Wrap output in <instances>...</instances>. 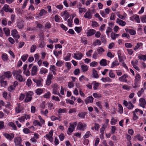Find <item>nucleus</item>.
Returning <instances> with one entry per match:
<instances>
[{
	"label": "nucleus",
	"instance_id": "393cba45",
	"mask_svg": "<svg viewBox=\"0 0 146 146\" xmlns=\"http://www.w3.org/2000/svg\"><path fill=\"white\" fill-rule=\"evenodd\" d=\"M140 78V76L139 74H136L135 77V82L139 83Z\"/></svg>",
	"mask_w": 146,
	"mask_h": 146
},
{
	"label": "nucleus",
	"instance_id": "de8ad7c7",
	"mask_svg": "<svg viewBox=\"0 0 146 146\" xmlns=\"http://www.w3.org/2000/svg\"><path fill=\"white\" fill-rule=\"evenodd\" d=\"M97 51L98 53L100 54L102 52H104V50L102 48L100 47L97 49Z\"/></svg>",
	"mask_w": 146,
	"mask_h": 146
},
{
	"label": "nucleus",
	"instance_id": "6e6d98bb",
	"mask_svg": "<svg viewBox=\"0 0 146 146\" xmlns=\"http://www.w3.org/2000/svg\"><path fill=\"white\" fill-rule=\"evenodd\" d=\"M80 70L79 69L77 68L74 71V73L75 75H78L80 72Z\"/></svg>",
	"mask_w": 146,
	"mask_h": 146
},
{
	"label": "nucleus",
	"instance_id": "e2e57ef3",
	"mask_svg": "<svg viewBox=\"0 0 146 146\" xmlns=\"http://www.w3.org/2000/svg\"><path fill=\"white\" fill-rule=\"evenodd\" d=\"M46 45V43L43 41H41L40 44L39 45V46L41 48H42L43 47Z\"/></svg>",
	"mask_w": 146,
	"mask_h": 146
},
{
	"label": "nucleus",
	"instance_id": "5701e85b",
	"mask_svg": "<svg viewBox=\"0 0 146 146\" xmlns=\"http://www.w3.org/2000/svg\"><path fill=\"white\" fill-rule=\"evenodd\" d=\"M3 31L6 36H8L10 35V30L9 28H5L3 29Z\"/></svg>",
	"mask_w": 146,
	"mask_h": 146
},
{
	"label": "nucleus",
	"instance_id": "0eeeda50",
	"mask_svg": "<svg viewBox=\"0 0 146 146\" xmlns=\"http://www.w3.org/2000/svg\"><path fill=\"white\" fill-rule=\"evenodd\" d=\"M53 78V75L49 74L47 76V79L46 82V84L48 86L51 83V80Z\"/></svg>",
	"mask_w": 146,
	"mask_h": 146
},
{
	"label": "nucleus",
	"instance_id": "2eb2a0df",
	"mask_svg": "<svg viewBox=\"0 0 146 146\" xmlns=\"http://www.w3.org/2000/svg\"><path fill=\"white\" fill-rule=\"evenodd\" d=\"M128 77V76L125 74H124L121 77L119 78V80L121 82H127V80L126 79L127 77Z\"/></svg>",
	"mask_w": 146,
	"mask_h": 146
},
{
	"label": "nucleus",
	"instance_id": "c9c22d12",
	"mask_svg": "<svg viewBox=\"0 0 146 146\" xmlns=\"http://www.w3.org/2000/svg\"><path fill=\"white\" fill-rule=\"evenodd\" d=\"M101 80L103 82H111V79L109 77H106V78H102Z\"/></svg>",
	"mask_w": 146,
	"mask_h": 146
},
{
	"label": "nucleus",
	"instance_id": "c756f323",
	"mask_svg": "<svg viewBox=\"0 0 146 146\" xmlns=\"http://www.w3.org/2000/svg\"><path fill=\"white\" fill-rule=\"evenodd\" d=\"M87 113L85 112L79 113L78 114V117L80 118H84Z\"/></svg>",
	"mask_w": 146,
	"mask_h": 146
},
{
	"label": "nucleus",
	"instance_id": "412c9836",
	"mask_svg": "<svg viewBox=\"0 0 146 146\" xmlns=\"http://www.w3.org/2000/svg\"><path fill=\"white\" fill-rule=\"evenodd\" d=\"M107 60L105 59H102L100 62V65L102 66H105L107 65Z\"/></svg>",
	"mask_w": 146,
	"mask_h": 146
},
{
	"label": "nucleus",
	"instance_id": "603ef678",
	"mask_svg": "<svg viewBox=\"0 0 146 146\" xmlns=\"http://www.w3.org/2000/svg\"><path fill=\"white\" fill-rule=\"evenodd\" d=\"M63 63V62L61 61H57V62L56 63V65L58 67H60L62 65Z\"/></svg>",
	"mask_w": 146,
	"mask_h": 146
},
{
	"label": "nucleus",
	"instance_id": "bf43d9fd",
	"mask_svg": "<svg viewBox=\"0 0 146 146\" xmlns=\"http://www.w3.org/2000/svg\"><path fill=\"white\" fill-rule=\"evenodd\" d=\"M4 127V122L3 121H0V130L3 129Z\"/></svg>",
	"mask_w": 146,
	"mask_h": 146
},
{
	"label": "nucleus",
	"instance_id": "69168bd1",
	"mask_svg": "<svg viewBox=\"0 0 146 146\" xmlns=\"http://www.w3.org/2000/svg\"><path fill=\"white\" fill-rule=\"evenodd\" d=\"M32 83V81L30 79H28L27 80L26 84L29 87L31 86Z\"/></svg>",
	"mask_w": 146,
	"mask_h": 146
},
{
	"label": "nucleus",
	"instance_id": "39448f33",
	"mask_svg": "<svg viewBox=\"0 0 146 146\" xmlns=\"http://www.w3.org/2000/svg\"><path fill=\"white\" fill-rule=\"evenodd\" d=\"M52 88H53V93L54 94H57L58 90L59 88L58 85L56 84H52L51 86Z\"/></svg>",
	"mask_w": 146,
	"mask_h": 146
},
{
	"label": "nucleus",
	"instance_id": "423d86ee",
	"mask_svg": "<svg viewBox=\"0 0 146 146\" xmlns=\"http://www.w3.org/2000/svg\"><path fill=\"white\" fill-rule=\"evenodd\" d=\"M3 9L5 12H9L10 13H12L13 10L12 9L9 7V5L7 4L4 5L3 7Z\"/></svg>",
	"mask_w": 146,
	"mask_h": 146
},
{
	"label": "nucleus",
	"instance_id": "58836bf2",
	"mask_svg": "<svg viewBox=\"0 0 146 146\" xmlns=\"http://www.w3.org/2000/svg\"><path fill=\"white\" fill-rule=\"evenodd\" d=\"M43 90L42 89L38 88L36 91V92L37 95H40L43 92Z\"/></svg>",
	"mask_w": 146,
	"mask_h": 146
},
{
	"label": "nucleus",
	"instance_id": "6ab92c4d",
	"mask_svg": "<svg viewBox=\"0 0 146 146\" xmlns=\"http://www.w3.org/2000/svg\"><path fill=\"white\" fill-rule=\"evenodd\" d=\"M116 22L119 25L122 26L125 25L126 23L124 21H123L122 20H120L119 19H117L116 20Z\"/></svg>",
	"mask_w": 146,
	"mask_h": 146
},
{
	"label": "nucleus",
	"instance_id": "f704fd0d",
	"mask_svg": "<svg viewBox=\"0 0 146 146\" xmlns=\"http://www.w3.org/2000/svg\"><path fill=\"white\" fill-rule=\"evenodd\" d=\"M119 65V63L118 62L117 60H115L113 62H112L111 67L113 68L115 66H116Z\"/></svg>",
	"mask_w": 146,
	"mask_h": 146
},
{
	"label": "nucleus",
	"instance_id": "aec40b11",
	"mask_svg": "<svg viewBox=\"0 0 146 146\" xmlns=\"http://www.w3.org/2000/svg\"><path fill=\"white\" fill-rule=\"evenodd\" d=\"M126 32L129 33L131 35H134L135 34V31L133 29H125Z\"/></svg>",
	"mask_w": 146,
	"mask_h": 146
},
{
	"label": "nucleus",
	"instance_id": "8fccbe9b",
	"mask_svg": "<svg viewBox=\"0 0 146 146\" xmlns=\"http://www.w3.org/2000/svg\"><path fill=\"white\" fill-rule=\"evenodd\" d=\"M62 54L61 50H60V51H59L58 52H57L56 51H55L54 52V54L56 57L58 56L60 54Z\"/></svg>",
	"mask_w": 146,
	"mask_h": 146
},
{
	"label": "nucleus",
	"instance_id": "a211bd4d",
	"mask_svg": "<svg viewBox=\"0 0 146 146\" xmlns=\"http://www.w3.org/2000/svg\"><path fill=\"white\" fill-rule=\"evenodd\" d=\"M83 54L81 53H75L74 55V57L78 60H80Z\"/></svg>",
	"mask_w": 146,
	"mask_h": 146
},
{
	"label": "nucleus",
	"instance_id": "49530a36",
	"mask_svg": "<svg viewBox=\"0 0 146 146\" xmlns=\"http://www.w3.org/2000/svg\"><path fill=\"white\" fill-rule=\"evenodd\" d=\"M71 56V54L70 53H68L67 55L64 58V60L66 61L70 60Z\"/></svg>",
	"mask_w": 146,
	"mask_h": 146
},
{
	"label": "nucleus",
	"instance_id": "052dcab7",
	"mask_svg": "<svg viewBox=\"0 0 146 146\" xmlns=\"http://www.w3.org/2000/svg\"><path fill=\"white\" fill-rule=\"evenodd\" d=\"M90 65L91 66L95 67L98 65V63L97 62L94 61L90 63Z\"/></svg>",
	"mask_w": 146,
	"mask_h": 146
},
{
	"label": "nucleus",
	"instance_id": "ea45409f",
	"mask_svg": "<svg viewBox=\"0 0 146 146\" xmlns=\"http://www.w3.org/2000/svg\"><path fill=\"white\" fill-rule=\"evenodd\" d=\"M91 135V134L90 131H87L86 134L84 135L83 137L85 139L89 137Z\"/></svg>",
	"mask_w": 146,
	"mask_h": 146
},
{
	"label": "nucleus",
	"instance_id": "680f3d73",
	"mask_svg": "<svg viewBox=\"0 0 146 146\" xmlns=\"http://www.w3.org/2000/svg\"><path fill=\"white\" fill-rule=\"evenodd\" d=\"M144 90L143 88L141 89V90L139 91L137 93L138 96L139 97H140L142 94L144 92Z\"/></svg>",
	"mask_w": 146,
	"mask_h": 146
},
{
	"label": "nucleus",
	"instance_id": "5fc2aeb1",
	"mask_svg": "<svg viewBox=\"0 0 146 146\" xmlns=\"http://www.w3.org/2000/svg\"><path fill=\"white\" fill-rule=\"evenodd\" d=\"M0 82L2 86L4 87L5 86L7 85V81H0Z\"/></svg>",
	"mask_w": 146,
	"mask_h": 146
},
{
	"label": "nucleus",
	"instance_id": "c85d7f7f",
	"mask_svg": "<svg viewBox=\"0 0 146 146\" xmlns=\"http://www.w3.org/2000/svg\"><path fill=\"white\" fill-rule=\"evenodd\" d=\"M33 81L36 84L37 86H38L42 85L41 81L40 80H38L36 79H33Z\"/></svg>",
	"mask_w": 146,
	"mask_h": 146
},
{
	"label": "nucleus",
	"instance_id": "473e14b6",
	"mask_svg": "<svg viewBox=\"0 0 146 146\" xmlns=\"http://www.w3.org/2000/svg\"><path fill=\"white\" fill-rule=\"evenodd\" d=\"M47 12L44 9H42L39 13V15L41 16L45 15L47 13Z\"/></svg>",
	"mask_w": 146,
	"mask_h": 146
},
{
	"label": "nucleus",
	"instance_id": "b1692460",
	"mask_svg": "<svg viewBox=\"0 0 146 146\" xmlns=\"http://www.w3.org/2000/svg\"><path fill=\"white\" fill-rule=\"evenodd\" d=\"M4 74L5 77L7 78H9L12 76V74L10 71L4 72Z\"/></svg>",
	"mask_w": 146,
	"mask_h": 146
},
{
	"label": "nucleus",
	"instance_id": "79ce46f5",
	"mask_svg": "<svg viewBox=\"0 0 146 146\" xmlns=\"http://www.w3.org/2000/svg\"><path fill=\"white\" fill-rule=\"evenodd\" d=\"M48 70L45 68H42L41 69L40 72V73L41 74H42L43 73L45 74L47 72Z\"/></svg>",
	"mask_w": 146,
	"mask_h": 146
},
{
	"label": "nucleus",
	"instance_id": "c03bdc74",
	"mask_svg": "<svg viewBox=\"0 0 146 146\" xmlns=\"http://www.w3.org/2000/svg\"><path fill=\"white\" fill-rule=\"evenodd\" d=\"M111 36L112 39L114 40L117 37V34L112 32L111 34Z\"/></svg>",
	"mask_w": 146,
	"mask_h": 146
},
{
	"label": "nucleus",
	"instance_id": "f03ea898",
	"mask_svg": "<svg viewBox=\"0 0 146 146\" xmlns=\"http://www.w3.org/2000/svg\"><path fill=\"white\" fill-rule=\"evenodd\" d=\"M123 104L126 107H127V108L129 110L133 109L134 106L131 102H128L125 100H124Z\"/></svg>",
	"mask_w": 146,
	"mask_h": 146
},
{
	"label": "nucleus",
	"instance_id": "f3484780",
	"mask_svg": "<svg viewBox=\"0 0 146 146\" xmlns=\"http://www.w3.org/2000/svg\"><path fill=\"white\" fill-rule=\"evenodd\" d=\"M93 99L94 98L92 96H90L88 97L85 100L86 104H87L89 103H92Z\"/></svg>",
	"mask_w": 146,
	"mask_h": 146
},
{
	"label": "nucleus",
	"instance_id": "4be33fe9",
	"mask_svg": "<svg viewBox=\"0 0 146 146\" xmlns=\"http://www.w3.org/2000/svg\"><path fill=\"white\" fill-rule=\"evenodd\" d=\"M16 78L17 80H19L20 82L25 81V79L23 78L22 76L20 75H16Z\"/></svg>",
	"mask_w": 146,
	"mask_h": 146
},
{
	"label": "nucleus",
	"instance_id": "a19ab883",
	"mask_svg": "<svg viewBox=\"0 0 146 146\" xmlns=\"http://www.w3.org/2000/svg\"><path fill=\"white\" fill-rule=\"evenodd\" d=\"M138 58L141 60H143L144 61L146 60V55L139 56Z\"/></svg>",
	"mask_w": 146,
	"mask_h": 146
},
{
	"label": "nucleus",
	"instance_id": "9b49d317",
	"mask_svg": "<svg viewBox=\"0 0 146 146\" xmlns=\"http://www.w3.org/2000/svg\"><path fill=\"white\" fill-rule=\"evenodd\" d=\"M146 104V101L145 99L141 98L139 100V105L142 107L143 108H145V105Z\"/></svg>",
	"mask_w": 146,
	"mask_h": 146
},
{
	"label": "nucleus",
	"instance_id": "37998d69",
	"mask_svg": "<svg viewBox=\"0 0 146 146\" xmlns=\"http://www.w3.org/2000/svg\"><path fill=\"white\" fill-rule=\"evenodd\" d=\"M36 48V46L34 44L33 45L31 48V52H34Z\"/></svg>",
	"mask_w": 146,
	"mask_h": 146
},
{
	"label": "nucleus",
	"instance_id": "f8f14e48",
	"mask_svg": "<svg viewBox=\"0 0 146 146\" xmlns=\"http://www.w3.org/2000/svg\"><path fill=\"white\" fill-rule=\"evenodd\" d=\"M53 131H51L48 134H46V137L49 141L51 142L53 141V138L52 137Z\"/></svg>",
	"mask_w": 146,
	"mask_h": 146
},
{
	"label": "nucleus",
	"instance_id": "338daca9",
	"mask_svg": "<svg viewBox=\"0 0 146 146\" xmlns=\"http://www.w3.org/2000/svg\"><path fill=\"white\" fill-rule=\"evenodd\" d=\"M81 42H82L84 45L87 43V41L86 39L85 38H82L81 40Z\"/></svg>",
	"mask_w": 146,
	"mask_h": 146
},
{
	"label": "nucleus",
	"instance_id": "dca6fc26",
	"mask_svg": "<svg viewBox=\"0 0 146 146\" xmlns=\"http://www.w3.org/2000/svg\"><path fill=\"white\" fill-rule=\"evenodd\" d=\"M96 32V31L93 29H90L87 32L86 35L87 36H90L94 35Z\"/></svg>",
	"mask_w": 146,
	"mask_h": 146
},
{
	"label": "nucleus",
	"instance_id": "a878e982",
	"mask_svg": "<svg viewBox=\"0 0 146 146\" xmlns=\"http://www.w3.org/2000/svg\"><path fill=\"white\" fill-rule=\"evenodd\" d=\"M8 125L12 127L13 129L16 130H17V127L15 124L13 122H10L8 124Z\"/></svg>",
	"mask_w": 146,
	"mask_h": 146
},
{
	"label": "nucleus",
	"instance_id": "e433bc0d",
	"mask_svg": "<svg viewBox=\"0 0 146 146\" xmlns=\"http://www.w3.org/2000/svg\"><path fill=\"white\" fill-rule=\"evenodd\" d=\"M101 44V41L98 39L96 40L95 42H94L93 43V44L94 46H96L97 45H100Z\"/></svg>",
	"mask_w": 146,
	"mask_h": 146
},
{
	"label": "nucleus",
	"instance_id": "7c9ffc66",
	"mask_svg": "<svg viewBox=\"0 0 146 146\" xmlns=\"http://www.w3.org/2000/svg\"><path fill=\"white\" fill-rule=\"evenodd\" d=\"M22 72L21 70L19 69L18 70H14L13 71V74L14 76H15V75H20L19 74Z\"/></svg>",
	"mask_w": 146,
	"mask_h": 146
},
{
	"label": "nucleus",
	"instance_id": "13d9d810",
	"mask_svg": "<svg viewBox=\"0 0 146 146\" xmlns=\"http://www.w3.org/2000/svg\"><path fill=\"white\" fill-rule=\"evenodd\" d=\"M74 29L78 33H80V32L82 30V28L81 27H75Z\"/></svg>",
	"mask_w": 146,
	"mask_h": 146
},
{
	"label": "nucleus",
	"instance_id": "cd10ccee",
	"mask_svg": "<svg viewBox=\"0 0 146 146\" xmlns=\"http://www.w3.org/2000/svg\"><path fill=\"white\" fill-rule=\"evenodd\" d=\"M93 75L94 78H98L99 77L98 74L97 73V71L95 69H93L92 70Z\"/></svg>",
	"mask_w": 146,
	"mask_h": 146
},
{
	"label": "nucleus",
	"instance_id": "4d7b16f0",
	"mask_svg": "<svg viewBox=\"0 0 146 146\" xmlns=\"http://www.w3.org/2000/svg\"><path fill=\"white\" fill-rule=\"evenodd\" d=\"M134 19L137 23H140L139 16L138 15H137L135 16V17Z\"/></svg>",
	"mask_w": 146,
	"mask_h": 146
},
{
	"label": "nucleus",
	"instance_id": "a18cd8bd",
	"mask_svg": "<svg viewBox=\"0 0 146 146\" xmlns=\"http://www.w3.org/2000/svg\"><path fill=\"white\" fill-rule=\"evenodd\" d=\"M28 56V55L27 54L24 55L22 56L21 59L23 61L25 62Z\"/></svg>",
	"mask_w": 146,
	"mask_h": 146
},
{
	"label": "nucleus",
	"instance_id": "774afa93",
	"mask_svg": "<svg viewBox=\"0 0 146 146\" xmlns=\"http://www.w3.org/2000/svg\"><path fill=\"white\" fill-rule=\"evenodd\" d=\"M2 58L3 60L5 61L8 59V57L7 54H3L2 56Z\"/></svg>",
	"mask_w": 146,
	"mask_h": 146
},
{
	"label": "nucleus",
	"instance_id": "72a5a7b5",
	"mask_svg": "<svg viewBox=\"0 0 146 146\" xmlns=\"http://www.w3.org/2000/svg\"><path fill=\"white\" fill-rule=\"evenodd\" d=\"M142 45L143 43H138L134 48V50L135 51L140 46H142Z\"/></svg>",
	"mask_w": 146,
	"mask_h": 146
},
{
	"label": "nucleus",
	"instance_id": "4c0bfd02",
	"mask_svg": "<svg viewBox=\"0 0 146 146\" xmlns=\"http://www.w3.org/2000/svg\"><path fill=\"white\" fill-rule=\"evenodd\" d=\"M17 27L19 29H22L23 27V22L22 21L19 22L17 24Z\"/></svg>",
	"mask_w": 146,
	"mask_h": 146
},
{
	"label": "nucleus",
	"instance_id": "ddd939ff",
	"mask_svg": "<svg viewBox=\"0 0 146 146\" xmlns=\"http://www.w3.org/2000/svg\"><path fill=\"white\" fill-rule=\"evenodd\" d=\"M84 17L86 18L91 19L92 18V15L91 13V11L90 9L88 10V11L86 12L84 15Z\"/></svg>",
	"mask_w": 146,
	"mask_h": 146
},
{
	"label": "nucleus",
	"instance_id": "1a4fd4ad",
	"mask_svg": "<svg viewBox=\"0 0 146 146\" xmlns=\"http://www.w3.org/2000/svg\"><path fill=\"white\" fill-rule=\"evenodd\" d=\"M22 141L21 137H15L14 138V141L16 145H19Z\"/></svg>",
	"mask_w": 146,
	"mask_h": 146
},
{
	"label": "nucleus",
	"instance_id": "7ed1b4c3",
	"mask_svg": "<svg viewBox=\"0 0 146 146\" xmlns=\"http://www.w3.org/2000/svg\"><path fill=\"white\" fill-rule=\"evenodd\" d=\"M86 125L85 123H82L81 122H79L78 123L77 128L78 129L80 130H82L84 131L86 128Z\"/></svg>",
	"mask_w": 146,
	"mask_h": 146
},
{
	"label": "nucleus",
	"instance_id": "2f4dec72",
	"mask_svg": "<svg viewBox=\"0 0 146 146\" xmlns=\"http://www.w3.org/2000/svg\"><path fill=\"white\" fill-rule=\"evenodd\" d=\"M33 123L35 126L38 125L40 127L42 126V124L37 120H35L34 121Z\"/></svg>",
	"mask_w": 146,
	"mask_h": 146
},
{
	"label": "nucleus",
	"instance_id": "20e7f679",
	"mask_svg": "<svg viewBox=\"0 0 146 146\" xmlns=\"http://www.w3.org/2000/svg\"><path fill=\"white\" fill-rule=\"evenodd\" d=\"M77 124V123L76 122H74L72 124L70 123V125L68 129V131L70 133H71L74 130Z\"/></svg>",
	"mask_w": 146,
	"mask_h": 146
},
{
	"label": "nucleus",
	"instance_id": "4468645a",
	"mask_svg": "<svg viewBox=\"0 0 146 146\" xmlns=\"http://www.w3.org/2000/svg\"><path fill=\"white\" fill-rule=\"evenodd\" d=\"M4 136L7 139L10 141H11L14 137V135L13 134H12L11 135L7 133H5L4 134Z\"/></svg>",
	"mask_w": 146,
	"mask_h": 146
},
{
	"label": "nucleus",
	"instance_id": "f257e3e1",
	"mask_svg": "<svg viewBox=\"0 0 146 146\" xmlns=\"http://www.w3.org/2000/svg\"><path fill=\"white\" fill-rule=\"evenodd\" d=\"M33 93L31 91H29L26 93V96L24 101L26 103L30 102L32 99Z\"/></svg>",
	"mask_w": 146,
	"mask_h": 146
},
{
	"label": "nucleus",
	"instance_id": "09e8293b",
	"mask_svg": "<svg viewBox=\"0 0 146 146\" xmlns=\"http://www.w3.org/2000/svg\"><path fill=\"white\" fill-rule=\"evenodd\" d=\"M93 96L96 98H99L101 97L100 94H98L97 93H94L93 94Z\"/></svg>",
	"mask_w": 146,
	"mask_h": 146
},
{
	"label": "nucleus",
	"instance_id": "3c124183",
	"mask_svg": "<svg viewBox=\"0 0 146 146\" xmlns=\"http://www.w3.org/2000/svg\"><path fill=\"white\" fill-rule=\"evenodd\" d=\"M141 19L142 22L146 23V15H143L141 17Z\"/></svg>",
	"mask_w": 146,
	"mask_h": 146
},
{
	"label": "nucleus",
	"instance_id": "9d476101",
	"mask_svg": "<svg viewBox=\"0 0 146 146\" xmlns=\"http://www.w3.org/2000/svg\"><path fill=\"white\" fill-rule=\"evenodd\" d=\"M38 68L36 66H34L32 68L31 71V75L33 76L36 75L37 74Z\"/></svg>",
	"mask_w": 146,
	"mask_h": 146
},
{
	"label": "nucleus",
	"instance_id": "6e6552de",
	"mask_svg": "<svg viewBox=\"0 0 146 146\" xmlns=\"http://www.w3.org/2000/svg\"><path fill=\"white\" fill-rule=\"evenodd\" d=\"M18 32L16 29L13 30L11 31V35L13 37L15 38H19L20 35H18Z\"/></svg>",
	"mask_w": 146,
	"mask_h": 146
},
{
	"label": "nucleus",
	"instance_id": "864d4df0",
	"mask_svg": "<svg viewBox=\"0 0 146 146\" xmlns=\"http://www.w3.org/2000/svg\"><path fill=\"white\" fill-rule=\"evenodd\" d=\"M50 92H48L47 93L45 94L44 95L43 97L44 98H50Z\"/></svg>",
	"mask_w": 146,
	"mask_h": 146
},
{
	"label": "nucleus",
	"instance_id": "bb28decb",
	"mask_svg": "<svg viewBox=\"0 0 146 146\" xmlns=\"http://www.w3.org/2000/svg\"><path fill=\"white\" fill-rule=\"evenodd\" d=\"M81 68L82 71L84 72L87 71L88 69V66L86 65H81Z\"/></svg>",
	"mask_w": 146,
	"mask_h": 146
},
{
	"label": "nucleus",
	"instance_id": "0e129e2a",
	"mask_svg": "<svg viewBox=\"0 0 146 146\" xmlns=\"http://www.w3.org/2000/svg\"><path fill=\"white\" fill-rule=\"evenodd\" d=\"M68 86L69 88H72L74 86V83L72 82H69L68 83Z\"/></svg>",
	"mask_w": 146,
	"mask_h": 146
}]
</instances>
